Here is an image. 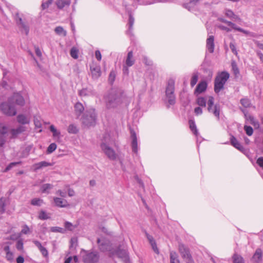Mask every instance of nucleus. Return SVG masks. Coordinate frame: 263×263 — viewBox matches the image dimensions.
<instances>
[{
  "mask_svg": "<svg viewBox=\"0 0 263 263\" xmlns=\"http://www.w3.org/2000/svg\"><path fill=\"white\" fill-rule=\"evenodd\" d=\"M122 92L117 88L111 89L104 96V100L107 109L114 108L122 103Z\"/></svg>",
  "mask_w": 263,
  "mask_h": 263,
  "instance_id": "nucleus-1",
  "label": "nucleus"
},
{
  "mask_svg": "<svg viewBox=\"0 0 263 263\" xmlns=\"http://www.w3.org/2000/svg\"><path fill=\"white\" fill-rule=\"evenodd\" d=\"M97 119V115L94 108L86 110L81 118L82 124L87 127L95 126Z\"/></svg>",
  "mask_w": 263,
  "mask_h": 263,
  "instance_id": "nucleus-2",
  "label": "nucleus"
},
{
  "mask_svg": "<svg viewBox=\"0 0 263 263\" xmlns=\"http://www.w3.org/2000/svg\"><path fill=\"white\" fill-rule=\"evenodd\" d=\"M230 74L227 71H222L218 73L214 80V91L216 93L219 92L224 88V85L229 79Z\"/></svg>",
  "mask_w": 263,
  "mask_h": 263,
  "instance_id": "nucleus-3",
  "label": "nucleus"
},
{
  "mask_svg": "<svg viewBox=\"0 0 263 263\" xmlns=\"http://www.w3.org/2000/svg\"><path fill=\"white\" fill-rule=\"evenodd\" d=\"M178 251L181 257L185 260L186 263H194L190 250L187 246L183 243H179Z\"/></svg>",
  "mask_w": 263,
  "mask_h": 263,
  "instance_id": "nucleus-4",
  "label": "nucleus"
},
{
  "mask_svg": "<svg viewBox=\"0 0 263 263\" xmlns=\"http://www.w3.org/2000/svg\"><path fill=\"white\" fill-rule=\"evenodd\" d=\"M0 109L4 114L8 116H14L16 114V109L14 105L8 100L1 104Z\"/></svg>",
  "mask_w": 263,
  "mask_h": 263,
  "instance_id": "nucleus-5",
  "label": "nucleus"
},
{
  "mask_svg": "<svg viewBox=\"0 0 263 263\" xmlns=\"http://www.w3.org/2000/svg\"><path fill=\"white\" fill-rule=\"evenodd\" d=\"M214 98L212 96H210L207 102L208 104V110L210 112H212L214 115L218 119L219 118V114L220 111V106L219 104H216L213 109V106L214 105Z\"/></svg>",
  "mask_w": 263,
  "mask_h": 263,
  "instance_id": "nucleus-6",
  "label": "nucleus"
},
{
  "mask_svg": "<svg viewBox=\"0 0 263 263\" xmlns=\"http://www.w3.org/2000/svg\"><path fill=\"white\" fill-rule=\"evenodd\" d=\"M85 252L86 254L83 257L84 263H97L99 261L100 256L98 252Z\"/></svg>",
  "mask_w": 263,
  "mask_h": 263,
  "instance_id": "nucleus-7",
  "label": "nucleus"
},
{
  "mask_svg": "<svg viewBox=\"0 0 263 263\" xmlns=\"http://www.w3.org/2000/svg\"><path fill=\"white\" fill-rule=\"evenodd\" d=\"M98 248L101 252L109 251L111 248V245L109 240L106 239L98 238L97 241Z\"/></svg>",
  "mask_w": 263,
  "mask_h": 263,
  "instance_id": "nucleus-8",
  "label": "nucleus"
},
{
  "mask_svg": "<svg viewBox=\"0 0 263 263\" xmlns=\"http://www.w3.org/2000/svg\"><path fill=\"white\" fill-rule=\"evenodd\" d=\"M8 101L13 104L15 103L21 106H24L25 104L23 97L19 92H14L12 96L8 98Z\"/></svg>",
  "mask_w": 263,
  "mask_h": 263,
  "instance_id": "nucleus-9",
  "label": "nucleus"
},
{
  "mask_svg": "<svg viewBox=\"0 0 263 263\" xmlns=\"http://www.w3.org/2000/svg\"><path fill=\"white\" fill-rule=\"evenodd\" d=\"M101 148L109 159L111 160H115L116 159L117 156L115 152L106 143H102L101 144Z\"/></svg>",
  "mask_w": 263,
  "mask_h": 263,
  "instance_id": "nucleus-10",
  "label": "nucleus"
},
{
  "mask_svg": "<svg viewBox=\"0 0 263 263\" xmlns=\"http://www.w3.org/2000/svg\"><path fill=\"white\" fill-rule=\"evenodd\" d=\"M14 18L18 27L20 28L23 29L25 31L26 35H27L29 33V27L26 23L23 22L22 17L20 16L19 13L18 12L15 13Z\"/></svg>",
  "mask_w": 263,
  "mask_h": 263,
  "instance_id": "nucleus-11",
  "label": "nucleus"
},
{
  "mask_svg": "<svg viewBox=\"0 0 263 263\" xmlns=\"http://www.w3.org/2000/svg\"><path fill=\"white\" fill-rule=\"evenodd\" d=\"M218 20L221 22L227 24L228 26L231 27L234 30L242 32L245 34H249L250 33L249 31L236 26V25L234 23H232V22L228 21L222 17H219L218 18Z\"/></svg>",
  "mask_w": 263,
  "mask_h": 263,
  "instance_id": "nucleus-12",
  "label": "nucleus"
},
{
  "mask_svg": "<svg viewBox=\"0 0 263 263\" xmlns=\"http://www.w3.org/2000/svg\"><path fill=\"white\" fill-rule=\"evenodd\" d=\"M91 76L93 79H98L101 75V67L100 66L92 65L90 66Z\"/></svg>",
  "mask_w": 263,
  "mask_h": 263,
  "instance_id": "nucleus-13",
  "label": "nucleus"
},
{
  "mask_svg": "<svg viewBox=\"0 0 263 263\" xmlns=\"http://www.w3.org/2000/svg\"><path fill=\"white\" fill-rule=\"evenodd\" d=\"M175 81L173 79H170L167 81L165 89V96L175 95Z\"/></svg>",
  "mask_w": 263,
  "mask_h": 263,
  "instance_id": "nucleus-14",
  "label": "nucleus"
},
{
  "mask_svg": "<svg viewBox=\"0 0 263 263\" xmlns=\"http://www.w3.org/2000/svg\"><path fill=\"white\" fill-rule=\"evenodd\" d=\"M130 138L132 140L131 144L132 151L135 153H137L138 152V143L136 134L133 129H130Z\"/></svg>",
  "mask_w": 263,
  "mask_h": 263,
  "instance_id": "nucleus-15",
  "label": "nucleus"
},
{
  "mask_svg": "<svg viewBox=\"0 0 263 263\" xmlns=\"http://www.w3.org/2000/svg\"><path fill=\"white\" fill-rule=\"evenodd\" d=\"M84 107L80 102H77L74 105V114L77 119H79L84 112Z\"/></svg>",
  "mask_w": 263,
  "mask_h": 263,
  "instance_id": "nucleus-16",
  "label": "nucleus"
},
{
  "mask_svg": "<svg viewBox=\"0 0 263 263\" xmlns=\"http://www.w3.org/2000/svg\"><path fill=\"white\" fill-rule=\"evenodd\" d=\"M208 84L206 81H202L200 82L196 86L194 93L198 95L205 91L206 89Z\"/></svg>",
  "mask_w": 263,
  "mask_h": 263,
  "instance_id": "nucleus-17",
  "label": "nucleus"
},
{
  "mask_svg": "<svg viewBox=\"0 0 263 263\" xmlns=\"http://www.w3.org/2000/svg\"><path fill=\"white\" fill-rule=\"evenodd\" d=\"M230 142L232 145H233L235 148L238 149L240 152H243L245 151V149L243 146L240 142L238 141V140L234 136H231Z\"/></svg>",
  "mask_w": 263,
  "mask_h": 263,
  "instance_id": "nucleus-18",
  "label": "nucleus"
},
{
  "mask_svg": "<svg viewBox=\"0 0 263 263\" xmlns=\"http://www.w3.org/2000/svg\"><path fill=\"white\" fill-rule=\"evenodd\" d=\"M206 47L210 53H213L214 50V36L213 35H210L207 39L206 42Z\"/></svg>",
  "mask_w": 263,
  "mask_h": 263,
  "instance_id": "nucleus-19",
  "label": "nucleus"
},
{
  "mask_svg": "<svg viewBox=\"0 0 263 263\" xmlns=\"http://www.w3.org/2000/svg\"><path fill=\"white\" fill-rule=\"evenodd\" d=\"M135 63V60L134 58L133 52L130 51L128 52L125 60V65L127 66H132Z\"/></svg>",
  "mask_w": 263,
  "mask_h": 263,
  "instance_id": "nucleus-20",
  "label": "nucleus"
},
{
  "mask_svg": "<svg viewBox=\"0 0 263 263\" xmlns=\"http://www.w3.org/2000/svg\"><path fill=\"white\" fill-rule=\"evenodd\" d=\"M54 202L56 206L60 208H65L68 205L67 202L66 200L59 197H54L53 198Z\"/></svg>",
  "mask_w": 263,
  "mask_h": 263,
  "instance_id": "nucleus-21",
  "label": "nucleus"
},
{
  "mask_svg": "<svg viewBox=\"0 0 263 263\" xmlns=\"http://www.w3.org/2000/svg\"><path fill=\"white\" fill-rule=\"evenodd\" d=\"M225 15L228 17L233 20L238 21H241V18L238 15L235 14L230 9H225Z\"/></svg>",
  "mask_w": 263,
  "mask_h": 263,
  "instance_id": "nucleus-22",
  "label": "nucleus"
},
{
  "mask_svg": "<svg viewBox=\"0 0 263 263\" xmlns=\"http://www.w3.org/2000/svg\"><path fill=\"white\" fill-rule=\"evenodd\" d=\"M26 130V127L24 126H19L16 129H12L11 133L13 138L15 137L17 135L23 133Z\"/></svg>",
  "mask_w": 263,
  "mask_h": 263,
  "instance_id": "nucleus-23",
  "label": "nucleus"
},
{
  "mask_svg": "<svg viewBox=\"0 0 263 263\" xmlns=\"http://www.w3.org/2000/svg\"><path fill=\"white\" fill-rule=\"evenodd\" d=\"M52 164L45 161L40 162L39 163H35L33 165L35 170H38L49 166H52Z\"/></svg>",
  "mask_w": 263,
  "mask_h": 263,
  "instance_id": "nucleus-24",
  "label": "nucleus"
},
{
  "mask_svg": "<svg viewBox=\"0 0 263 263\" xmlns=\"http://www.w3.org/2000/svg\"><path fill=\"white\" fill-rule=\"evenodd\" d=\"M50 213H47L45 211L42 210L39 213L38 218L42 220L49 219H50Z\"/></svg>",
  "mask_w": 263,
  "mask_h": 263,
  "instance_id": "nucleus-25",
  "label": "nucleus"
},
{
  "mask_svg": "<svg viewBox=\"0 0 263 263\" xmlns=\"http://www.w3.org/2000/svg\"><path fill=\"white\" fill-rule=\"evenodd\" d=\"M70 2L69 0H57L56 5L59 9H63L66 6H69Z\"/></svg>",
  "mask_w": 263,
  "mask_h": 263,
  "instance_id": "nucleus-26",
  "label": "nucleus"
},
{
  "mask_svg": "<svg viewBox=\"0 0 263 263\" xmlns=\"http://www.w3.org/2000/svg\"><path fill=\"white\" fill-rule=\"evenodd\" d=\"M17 121L22 124H28L29 120L27 118L26 116L23 114H20L17 116Z\"/></svg>",
  "mask_w": 263,
  "mask_h": 263,
  "instance_id": "nucleus-27",
  "label": "nucleus"
},
{
  "mask_svg": "<svg viewBox=\"0 0 263 263\" xmlns=\"http://www.w3.org/2000/svg\"><path fill=\"white\" fill-rule=\"evenodd\" d=\"M170 262L171 263H180L178 259V255L175 251L170 252Z\"/></svg>",
  "mask_w": 263,
  "mask_h": 263,
  "instance_id": "nucleus-28",
  "label": "nucleus"
},
{
  "mask_svg": "<svg viewBox=\"0 0 263 263\" xmlns=\"http://www.w3.org/2000/svg\"><path fill=\"white\" fill-rule=\"evenodd\" d=\"M189 124L191 130L195 135L197 136L198 133L195 121L193 120H189Z\"/></svg>",
  "mask_w": 263,
  "mask_h": 263,
  "instance_id": "nucleus-29",
  "label": "nucleus"
},
{
  "mask_svg": "<svg viewBox=\"0 0 263 263\" xmlns=\"http://www.w3.org/2000/svg\"><path fill=\"white\" fill-rule=\"evenodd\" d=\"M43 203V200L40 198H34L30 201V204L33 206H41Z\"/></svg>",
  "mask_w": 263,
  "mask_h": 263,
  "instance_id": "nucleus-30",
  "label": "nucleus"
},
{
  "mask_svg": "<svg viewBox=\"0 0 263 263\" xmlns=\"http://www.w3.org/2000/svg\"><path fill=\"white\" fill-rule=\"evenodd\" d=\"M53 187V185L50 183H45L42 185L41 187V192L43 193H49V191L52 189Z\"/></svg>",
  "mask_w": 263,
  "mask_h": 263,
  "instance_id": "nucleus-31",
  "label": "nucleus"
},
{
  "mask_svg": "<svg viewBox=\"0 0 263 263\" xmlns=\"http://www.w3.org/2000/svg\"><path fill=\"white\" fill-rule=\"evenodd\" d=\"M116 254L119 258L126 260L127 258V253L125 250L118 249L116 251Z\"/></svg>",
  "mask_w": 263,
  "mask_h": 263,
  "instance_id": "nucleus-32",
  "label": "nucleus"
},
{
  "mask_svg": "<svg viewBox=\"0 0 263 263\" xmlns=\"http://www.w3.org/2000/svg\"><path fill=\"white\" fill-rule=\"evenodd\" d=\"M262 255V252L261 250L260 249H257L253 256V259L256 261H258L261 259Z\"/></svg>",
  "mask_w": 263,
  "mask_h": 263,
  "instance_id": "nucleus-33",
  "label": "nucleus"
},
{
  "mask_svg": "<svg viewBox=\"0 0 263 263\" xmlns=\"http://www.w3.org/2000/svg\"><path fill=\"white\" fill-rule=\"evenodd\" d=\"M199 1L200 0H190L189 3L184 4L183 6L186 9L190 10L191 9L195 6Z\"/></svg>",
  "mask_w": 263,
  "mask_h": 263,
  "instance_id": "nucleus-34",
  "label": "nucleus"
},
{
  "mask_svg": "<svg viewBox=\"0 0 263 263\" xmlns=\"http://www.w3.org/2000/svg\"><path fill=\"white\" fill-rule=\"evenodd\" d=\"M233 263H244V260L242 257L238 254L235 253L233 256Z\"/></svg>",
  "mask_w": 263,
  "mask_h": 263,
  "instance_id": "nucleus-35",
  "label": "nucleus"
},
{
  "mask_svg": "<svg viewBox=\"0 0 263 263\" xmlns=\"http://www.w3.org/2000/svg\"><path fill=\"white\" fill-rule=\"evenodd\" d=\"M196 103L199 106L205 107L206 104V99L203 97H198L196 100Z\"/></svg>",
  "mask_w": 263,
  "mask_h": 263,
  "instance_id": "nucleus-36",
  "label": "nucleus"
},
{
  "mask_svg": "<svg viewBox=\"0 0 263 263\" xmlns=\"http://www.w3.org/2000/svg\"><path fill=\"white\" fill-rule=\"evenodd\" d=\"M6 198L1 197L0 198V214H3L5 212Z\"/></svg>",
  "mask_w": 263,
  "mask_h": 263,
  "instance_id": "nucleus-37",
  "label": "nucleus"
},
{
  "mask_svg": "<svg viewBox=\"0 0 263 263\" xmlns=\"http://www.w3.org/2000/svg\"><path fill=\"white\" fill-rule=\"evenodd\" d=\"M67 132L69 134H76L78 133L79 129L76 125L71 124L68 127Z\"/></svg>",
  "mask_w": 263,
  "mask_h": 263,
  "instance_id": "nucleus-38",
  "label": "nucleus"
},
{
  "mask_svg": "<svg viewBox=\"0 0 263 263\" xmlns=\"http://www.w3.org/2000/svg\"><path fill=\"white\" fill-rule=\"evenodd\" d=\"M241 104L245 108L250 107L251 106V101L248 98H242L240 100Z\"/></svg>",
  "mask_w": 263,
  "mask_h": 263,
  "instance_id": "nucleus-39",
  "label": "nucleus"
},
{
  "mask_svg": "<svg viewBox=\"0 0 263 263\" xmlns=\"http://www.w3.org/2000/svg\"><path fill=\"white\" fill-rule=\"evenodd\" d=\"M231 66L234 75L237 77L239 74V70L236 63L234 61L232 62Z\"/></svg>",
  "mask_w": 263,
  "mask_h": 263,
  "instance_id": "nucleus-40",
  "label": "nucleus"
},
{
  "mask_svg": "<svg viewBox=\"0 0 263 263\" xmlns=\"http://www.w3.org/2000/svg\"><path fill=\"white\" fill-rule=\"evenodd\" d=\"M78 53H79V50L78 49L73 47L70 51V54L72 58H73L74 59H77L78 58Z\"/></svg>",
  "mask_w": 263,
  "mask_h": 263,
  "instance_id": "nucleus-41",
  "label": "nucleus"
},
{
  "mask_svg": "<svg viewBox=\"0 0 263 263\" xmlns=\"http://www.w3.org/2000/svg\"><path fill=\"white\" fill-rule=\"evenodd\" d=\"M198 79V73H194L191 80V86L192 87H193L195 85V84L197 83Z\"/></svg>",
  "mask_w": 263,
  "mask_h": 263,
  "instance_id": "nucleus-42",
  "label": "nucleus"
},
{
  "mask_svg": "<svg viewBox=\"0 0 263 263\" xmlns=\"http://www.w3.org/2000/svg\"><path fill=\"white\" fill-rule=\"evenodd\" d=\"M54 31L59 35L63 34L64 36L66 35V31L64 30L62 27H57L54 29Z\"/></svg>",
  "mask_w": 263,
  "mask_h": 263,
  "instance_id": "nucleus-43",
  "label": "nucleus"
},
{
  "mask_svg": "<svg viewBox=\"0 0 263 263\" xmlns=\"http://www.w3.org/2000/svg\"><path fill=\"white\" fill-rule=\"evenodd\" d=\"M116 77V72L114 70H111L109 73V77H108V82L111 84H113L114 82L115 81Z\"/></svg>",
  "mask_w": 263,
  "mask_h": 263,
  "instance_id": "nucleus-44",
  "label": "nucleus"
},
{
  "mask_svg": "<svg viewBox=\"0 0 263 263\" xmlns=\"http://www.w3.org/2000/svg\"><path fill=\"white\" fill-rule=\"evenodd\" d=\"M169 105H173L176 103L175 95L166 96Z\"/></svg>",
  "mask_w": 263,
  "mask_h": 263,
  "instance_id": "nucleus-45",
  "label": "nucleus"
},
{
  "mask_svg": "<svg viewBox=\"0 0 263 263\" xmlns=\"http://www.w3.org/2000/svg\"><path fill=\"white\" fill-rule=\"evenodd\" d=\"M64 227L65 229L70 231H73L76 228V226H74L71 222L68 221H66L64 223Z\"/></svg>",
  "mask_w": 263,
  "mask_h": 263,
  "instance_id": "nucleus-46",
  "label": "nucleus"
},
{
  "mask_svg": "<svg viewBox=\"0 0 263 263\" xmlns=\"http://www.w3.org/2000/svg\"><path fill=\"white\" fill-rule=\"evenodd\" d=\"M57 148V144L55 143H51L47 148V153L51 154Z\"/></svg>",
  "mask_w": 263,
  "mask_h": 263,
  "instance_id": "nucleus-47",
  "label": "nucleus"
},
{
  "mask_svg": "<svg viewBox=\"0 0 263 263\" xmlns=\"http://www.w3.org/2000/svg\"><path fill=\"white\" fill-rule=\"evenodd\" d=\"M50 230L52 232H59L64 233L65 231L63 228L59 227H52L50 228Z\"/></svg>",
  "mask_w": 263,
  "mask_h": 263,
  "instance_id": "nucleus-48",
  "label": "nucleus"
},
{
  "mask_svg": "<svg viewBox=\"0 0 263 263\" xmlns=\"http://www.w3.org/2000/svg\"><path fill=\"white\" fill-rule=\"evenodd\" d=\"M135 19L132 13H129V20H128V25H129V30H130L133 29V26L134 23Z\"/></svg>",
  "mask_w": 263,
  "mask_h": 263,
  "instance_id": "nucleus-49",
  "label": "nucleus"
},
{
  "mask_svg": "<svg viewBox=\"0 0 263 263\" xmlns=\"http://www.w3.org/2000/svg\"><path fill=\"white\" fill-rule=\"evenodd\" d=\"M244 129H245L246 134L249 136L252 135V134L253 133V129L251 126L245 125L244 126Z\"/></svg>",
  "mask_w": 263,
  "mask_h": 263,
  "instance_id": "nucleus-50",
  "label": "nucleus"
},
{
  "mask_svg": "<svg viewBox=\"0 0 263 263\" xmlns=\"http://www.w3.org/2000/svg\"><path fill=\"white\" fill-rule=\"evenodd\" d=\"M50 130L52 133L53 137H57L60 135V132H58L53 125L49 127Z\"/></svg>",
  "mask_w": 263,
  "mask_h": 263,
  "instance_id": "nucleus-51",
  "label": "nucleus"
},
{
  "mask_svg": "<svg viewBox=\"0 0 263 263\" xmlns=\"http://www.w3.org/2000/svg\"><path fill=\"white\" fill-rule=\"evenodd\" d=\"M8 132V127L3 123H0V134L5 135Z\"/></svg>",
  "mask_w": 263,
  "mask_h": 263,
  "instance_id": "nucleus-52",
  "label": "nucleus"
},
{
  "mask_svg": "<svg viewBox=\"0 0 263 263\" xmlns=\"http://www.w3.org/2000/svg\"><path fill=\"white\" fill-rule=\"evenodd\" d=\"M53 0H48L47 2L43 3L41 7L43 10L46 9L52 3Z\"/></svg>",
  "mask_w": 263,
  "mask_h": 263,
  "instance_id": "nucleus-53",
  "label": "nucleus"
},
{
  "mask_svg": "<svg viewBox=\"0 0 263 263\" xmlns=\"http://www.w3.org/2000/svg\"><path fill=\"white\" fill-rule=\"evenodd\" d=\"M21 163V162H11L10 163L5 169L4 172H7L11 169L13 167L16 165L17 164H19Z\"/></svg>",
  "mask_w": 263,
  "mask_h": 263,
  "instance_id": "nucleus-54",
  "label": "nucleus"
},
{
  "mask_svg": "<svg viewBox=\"0 0 263 263\" xmlns=\"http://www.w3.org/2000/svg\"><path fill=\"white\" fill-rule=\"evenodd\" d=\"M143 61L144 64L146 66H152L153 65V62L152 61L148 59V58L144 56L143 57Z\"/></svg>",
  "mask_w": 263,
  "mask_h": 263,
  "instance_id": "nucleus-55",
  "label": "nucleus"
},
{
  "mask_svg": "<svg viewBox=\"0 0 263 263\" xmlns=\"http://www.w3.org/2000/svg\"><path fill=\"white\" fill-rule=\"evenodd\" d=\"M79 94L80 96L85 97L89 95V92L87 89H82L79 91Z\"/></svg>",
  "mask_w": 263,
  "mask_h": 263,
  "instance_id": "nucleus-56",
  "label": "nucleus"
},
{
  "mask_svg": "<svg viewBox=\"0 0 263 263\" xmlns=\"http://www.w3.org/2000/svg\"><path fill=\"white\" fill-rule=\"evenodd\" d=\"M150 244L152 246V248L153 251L155 252V253H156L157 254H159V249H158V248L157 247V245H156L155 241H153L152 243H151Z\"/></svg>",
  "mask_w": 263,
  "mask_h": 263,
  "instance_id": "nucleus-57",
  "label": "nucleus"
},
{
  "mask_svg": "<svg viewBox=\"0 0 263 263\" xmlns=\"http://www.w3.org/2000/svg\"><path fill=\"white\" fill-rule=\"evenodd\" d=\"M230 48L232 51V52L235 55L237 54V51L235 47V45L234 43L231 42L230 43Z\"/></svg>",
  "mask_w": 263,
  "mask_h": 263,
  "instance_id": "nucleus-58",
  "label": "nucleus"
},
{
  "mask_svg": "<svg viewBox=\"0 0 263 263\" xmlns=\"http://www.w3.org/2000/svg\"><path fill=\"white\" fill-rule=\"evenodd\" d=\"M256 163L263 170V157H259L256 160Z\"/></svg>",
  "mask_w": 263,
  "mask_h": 263,
  "instance_id": "nucleus-59",
  "label": "nucleus"
},
{
  "mask_svg": "<svg viewBox=\"0 0 263 263\" xmlns=\"http://www.w3.org/2000/svg\"><path fill=\"white\" fill-rule=\"evenodd\" d=\"M100 229L101 230L102 232L108 235H112V232L111 231H108V229L105 227H100Z\"/></svg>",
  "mask_w": 263,
  "mask_h": 263,
  "instance_id": "nucleus-60",
  "label": "nucleus"
},
{
  "mask_svg": "<svg viewBox=\"0 0 263 263\" xmlns=\"http://www.w3.org/2000/svg\"><path fill=\"white\" fill-rule=\"evenodd\" d=\"M40 252H41L42 254L44 257H47L48 255V252L47 250L44 247H43L41 249H40Z\"/></svg>",
  "mask_w": 263,
  "mask_h": 263,
  "instance_id": "nucleus-61",
  "label": "nucleus"
},
{
  "mask_svg": "<svg viewBox=\"0 0 263 263\" xmlns=\"http://www.w3.org/2000/svg\"><path fill=\"white\" fill-rule=\"evenodd\" d=\"M16 248L18 250H21L23 249V242L22 240L17 241L16 243Z\"/></svg>",
  "mask_w": 263,
  "mask_h": 263,
  "instance_id": "nucleus-62",
  "label": "nucleus"
},
{
  "mask_svg": "<svg viewBox=\"0 0 263 263\" xmlns=\"http://www.w3.org/2000/svg\"><path fill=\"white\" fill-rule=\"evenodd\" d=\"M194 112L196 115H200L202 114V109L200 106L197 107L194 109Z\"/></svg>",
  "mask_w": 263,
  "mask_h": 263,
  "instance_id": "nucleus-63",
  "label": "nucleus"
},
{
  "mask_svg": "<svg viewBox=\"0 0 263 263\" xmlns=\"http://www.w3.org/2000/svg\"><path fill=\"white\" fill-rule=\"evenodd\" d=\"M29 232V228L27 225H24L21 231V233L24 234H27Z\"/></svg>",
  "mask_w": 263,
  "mask_h": 263,
  "instance_id": "nucleus-64",
  "label": "nucleus"
}]
</instances>
